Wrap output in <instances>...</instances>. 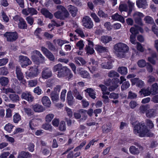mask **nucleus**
I'll return each instance as SVG.
<instances>
[{
  "instance_id": "6",
  "label": "nucleus",
  "mask_w": 158,
  "mask_h": 158,
  "mask_svg": "<svg viewBox=\"0 0 158 158\" xmlns=\"http://www.w3.org/2000/svg\"><path fill=\"white\" fill-rule=\"evenodd\" d=\"M19 60L22 67L27 66L28 65L31 64V61L26 56H19Z\"/></svg>"
},
{
  "instance_id": "2",
  "label": "nucleus",
  "mask_w": 158,
  "mask_h": 158,
  "mask_svg": "<svg viewBox=\"0 0 158 158\" xmlns=\"http://www.w3.org/2000/svg\"><path fill=\"white\" fill-rule=\"evenodd\" d=\"M114 48L117 56L119 58L125 57L126 53L129 50V47L127 44L120 42L116 44Z\"/></svg>"
},
{
  "instance_id": "31",
  "label": "nucleus",
  "mask_w": 158,
  "mask_h": 158,
  "mask_svg": "<svg viewBox=\"0 0 158 158\" xmlns=\"http://www.w3.org/2000/svg\"><path fill=\"white\" fill-rule=\"evenodd\" d=\"M33 109L35 112H42L44 110L43 106L39 104H36L33 106Z\"/></svg>"
},
{
  "instance_id": "51",
  "label": "nucleus",
  "mask_w": 158,
  "mask_h": 158,
  "mask_svg": "<svg viewBox=\"0 0 158 158\" xmlns=\"http://www.w3.org/2000/svg\"><path fill=\"white\" fill-rule=\"evenodd\" d=\"M137 97V95L135 93L130 91L128 92L127 97L128 99H134L136 98Z\"/></svg>"
},
{
  "instance_id": "26",
  "label": "nucleus",
  "mask_w": 158,
  "mask_h": 158,
  "mask_svg": "<svg viewBox=\"0 0 158 158\" xmlns=\"http://www.w3.org/2000/svg\"><path fill=\"white\" fill-rule=\"evenodd\" d=\"M9 98L13 102H16L19 100V97L18 95L15 94H10Z\"/></svg>"
},
{
  "instance_id": "36",
  "label": "nucleus",
  "mask_w": 158,
  "mask_h": 158,
  "mask_svg": "<svg viewBox=\"0 0 158 158\" xmlns=\"http://www.w3.org/2000/svg\"><path fill=\"white\" fill-rule=\"evenodd\" d=\"M111 40L112 38L110 37L103 36L101 37V40L102 43L106 44L110 41Z\"/></svg>"
},
{
  "instance_id": "32",
  "label": "nucleus",
  "mask_w": 158,
  "mask_h": 158,
  "mask_svg": "<svg viewBox=\"0 0 158 158\" xmlns=\"http://www.w3.org/2000/svg\"><path fill=\"white\" fill-rule=\"evenodd\" d=\"M46 44L48 48L50 51L53 52H55L56 51V48L49 41H46Z\"/></svg>"
},
{
  "instance_id": "52",
  "label": "nucleus",
  "mask_w": 158,
  "mask_h": 158,
  "mask_svg": "<svg viewBox=\"0 0 158 158\" xmlns=\"http://www.w3.org/2000/svg\"><path fill=\"white\" fill-rule=\"evenodd\" d=\"M54 115L53 114H47L45 117V120L48 122H50L54 117Z\"/></svg>"
},
{
  "instance_id": "20",
  "label": "nucleus",
  "mask_w": 158,
  "mask_h": 158,
  "mask_svg": "<svg viewBox=\"0 0 158 158\" xmlns=\"http://www.w3.org/2000/svg\"><path fill=\"white\" fill-rule=\"evenodd\" d=\"M84 91L88 93L89 96L92 98L94 99L96 98V92L95 90L92 88H88L85 89Z\"/></svg>"
},
{
  "instance_id": "45",
  "label": "nucleus",
  "mask_w": 158,
  "mask_h": 158,
  "mask_svg": "<svg viewBox=\"0 0 158 158\" xmlns=\"http://www.w3.org/2000/svg\"><path fill=\"white\" fill-rule=\"evenodd\" d=\"M14 127V126L13 125L8 123L5 126L4 129L8 132L10 133L12 131Z\"/></svg>"
},
{
  "instance_id": "62",
  "label": "nucleus",
  "mask_w": 158,
  "mask_h": 158,
  "mask_svg": "<svg viewBox=\"0 0 158 158\" xmlns=\"http://www.w3.org/2000/svg\"><path fill=\"white\" fill-rule=\"evenodd\" d=\"M37 83L36 80H31L28 81V85L30 87H33L35 86Z\"/></svg>"
},
{
  "instance_id": "19",
  "label": "nucleus",
  "mask_w": 158,
  "mask_h": 158,
  "mask_svg": "<svg viewBox=\"0 0 158 158\" xmlns=\"http://www.w3.org/2000/svg\"><path fill=\"white\" fill-rule=\"evenodd\" d=\"M68 10L71 14L72 16L73 17L76 16L78 11L77 8L76 7L71 5H69L68 6Z\"/></svg>"
},
{
  "instance_id": "41",
  "label": "nucleus",
  "mask_w": 158,
  "mask_h": 158,
  "mask_svg": "<svg viewBox=\"0 0 158 158\" xmlns=\"http://www.w3.org/2000/svg\"><path fill=\"white\" fill-rule=\"evenodd\" d=\"M21 120V116L19 113H16L14 115L13 120L14 123H18Z\"/></svg>"
},
{
  "instance_id": "21",
  "label": "nucleus",
  "mask_w": 158,
  "mask_h": 158,
  "mask_svg": "<svg viewBox=\"0 0 158 158\" xmlns=\"http://www.w3.org/2000/svg\"><path fill=\"white\" fill-rule=\"evenodd\" d=\"M41 12L42 14L45 16L46 18H48L51 19L53 17L52 15L45 8H42L41 10Z\"/></svg>"
},
{
  "instance_id": "61",
  "label": "nucleus",
  "mask_w": 158,
  "mask_h": 158,
  "mask_svg": "<svg viewBox=\"0 0 158 158\" xmlns=\"http://www.w3.org/2000/svg\"><path fill=\"white\" fill-rule=\"evenodd\" d=\"M81 74L82 77L84 78H88L89 77V73L86 71H81Z\"/></svg>"
},
{
  "instance_id": "24",
  "label": "nucleus",
  "mask_w": 158,
  "mask_h": 158,
  "mask_svg": "<svg viewBox=\"0 0 158 158\" xmlns=\"http://www.w3.org/2000/svg\"><path fill=\"white\" fill-rule=\"evenodd\" d=\"M9 82L8 78L4 77H2L0 78V84L3 86H7Z\"/></svg>"
},
{
  "instance_id": "47",
  "label": "nucleus",
  "mask_w": 158,
  "mask_h": 158,
  "mask_svg": "<svg viewBox=\"0 0 158 158\" xmlns=\"http://www.w3.org/2000/svg\"><path fill=\"white\" fill-rule=\"evenodd\" d=\"M9 73L7 69L5 67L0 68V74L3 75H6Z\"/></svg>"
},
{
  "instance_id": "58",
  "label": "nucleus",
  "mask_w": 158,
  "mask_h": 158,
  "mask_svg": "<svg viewBox=\"0 0 158 158\" xmlns=\"http://www.w3.org/2000/svg\"><path fill=\"white\" fill-rule=\"evenodd\" d=\"M138 104L136 101L134 100L131 101L129 103V106L132 109L135 108L137 105Z\"/></svg>"
},
{
  "instance_id": "55",
  "label": "nucleus",
  "mask_w": 158,
  "mask_h": 158,
  "mask_svg": "<svg viewBox=\"0 0 158 158\" xmlns=\"http://www.w3.org/2000/svg\"><path fill=\"white\" fill-rule=\"evenodd\" d=\"M138 66L140 68H143L145 67L146 65V62L144 60H140L137 62Z\"/></svg>"
},
{
  "instance_id": "12",
  "label": "nucleus",
  "mask_w": 158,
  "mask_h": 158,
  "mask_svg": "<svg viewBox=\"0 0 158 158\" xmlns=\"http://www.w3.org/2000/svg\"><path fill=\"white\" fill-rule=\"evenodd\" d=\"M22 12L23 14L26 15H27L29 14H31V15H36L37 13V11L35 8L32 7L24 9L22 10Z\"/></svg>"
},
{
  "instance_id": "44",
  "label": "nucleus",
  "mask_w": 158,
  "mask_h": 158,
  "mask_svg": "<svg viewBox=\"0 0 158 158\" xmlns=\"http://www.w3.org/2000/svg\"><path fill=\"white\" fill-rule=\"evenodd\" d=\"M42 128L45 130H48L50 131H52V127L51 124L46 123L43 124L42 126Z\"/></svg>"
},
{
  "instance_id": "10",
  "label": "nucleus",
  "mask_w": 158,
  "mask_h": 158,
  "mask_svg": "<svg viewBox=\"0 0 158 158\" xmlns=\"http://www.w3.org/2000/svg\"><path fill=\"white\" fill-rule=\"evenodd\" d=\"M41 50L45 56L51 61L55 60V57L53 54L47 48L44 47H41Z\"/></svg>"
},
{
  "instance_id": "60",
  "label": "nucleus",
  "mask_w": 158,
  "mask_h": 158,
  "mask_svg": "<svg viewBox=\"0 0 158 158\" xmlns=\"http://www.w3.org/2000/svg\"><path fill=\"white\" fill-rule=\"evenodd\" d=\"M8 61V59L7 58L0 59V66L6 65Z\"/></svg>"
},
{
  "instance_id": "1",
  "label": "nucleus",
  "mask_w": 158,
  "mask_h": 158,
  "mask_svg": "<svg viewBox=\"0 0 158 158\" xmlns=\"http://www.w3.org/2000/svg\"><path fill=\"white\" fill-rule=\"evenodd\" d=\"M134 132L135 134H139V136L141 137L145 136L152 137L154 136V134L147 128L144 123L142 122L138 123L135 126Z\"/></svg>"
},
{
  "instance_id": "50",
  "label": "nucleus",
  "mask_w": 158,
  "mask_h": 158,
  "mask_svg": "<svg viewBox=\"0 0 158 158\" xmlns=\"http://www.w3.org/2000/svg\"><path fill=\"white\" fill-rule=\"evenodd\" d=\"M130 85V84L128 81H125L122 84L121 89L122 90H126L129 87Z\"/></svg>"
},
{
  "instance_id": "27",
  "label": "nucleus",
  "mask_w": 158,
  "mask_h": 158,
  "mask_svg": "<svg viewBox=\"0 0 158 158\" xmlns=\"http://www.w3.org/2000/svg\"><path fill=\"white\" fill-rule=\"evenodd\" d=\"M50 96L52 101L54 103L56 102L59 99V94L55 92H52Z\"/></svg>"
},
{
  "instance_id": "39",
  "label": "nucleus",
  "mask_w": 158,
  "mask_h": 158,
  "mask_svg": "<svg viewBox=\"0 0 158 158\" xmlns=\"http://www.w3.org/2000/svg\"><path fill=\"white\" fill-rule=\"evenodd\" d=\"M145 23L150 24H152L154 23L153 19L151 17L148 16H146L144 19Z\"/></svg>"
},
{
  "instance_id": "13",
  "label": "nucleus",
  "mask_w": 158,
  "mask_h": 158,
  "mask_svg": "<svg viewBox=\"0 0 158 158\" xmlns=\"http://www.w3.org/2000/svg\"><path fill=\"white\" fill-rule=\"evenodd\" d=\"M52 75L51 70L48 68L43 69L42 73V77L43 78L47 79L51 77Z\"/></svg>"
},
{
  "instance_id": "56",
  "label": "nucleus",
  "mask_w": 158,
  "mask_h": 158,
  "mask_svg": "<svg viewBox=\"0 0 158 158\" xmlns=\"http://www.w3.org/2000/svg\"><path fill=\"white\" fill-rule=\"evenodd\" d=\"M152 30L154 33L158 37V27L155 24L152 26Z\"/></svg>"
},
{
  "instance_id": "37",
  "label": "nucleus",
  "mask_w": 158,
  "mask_h": 158,
  "mask_svg": "<svg viewBox=\"0 0 158 158\" xmlns=\"http://www.w3.org/2000/svg\"><path fill=\"white\" fill-rule=\"evenodd\" d=\"M99 86L101 88L103 94H107L108 95L110 94V92L106 91L107 88L103 85H99Z\"/></svg>"
},
{
  "instance_id": "16",
  "label": "nucleus",
  "mask_w": 158,
  "mask_h": 158,
  "mask_svg": "<svg viewBox=\"0 0 158 158\" xmlns=\"http://www.w3.org/2000/svg\"><path fill=\"white\" fill-rule=\"evenodd\" d=\"M136 4L139 8L144 9L148 6L147 0H137L136 1Z\"/></svg>"
},
{
  "instance_id": "5",
  "label": "nucleus",
  "mask_w": 158,
  "mask_h": 158,
  "mask_svg": "<svg viewBox=\"0 0 158 158\" xmlns=\"http://www.w3.org/2000/svg\"><path fill=\"white\" fill-rule=\"evenodd\" d=\"M82 24L85 27L90 29L93 26V23L91 19L88 16H85L82 20Z\"/></svg>"
},
{
  "instance_id": "17",
  "label": "nucleus",
  "mask_w": 158,
  "mask_h": 158,
  "mask_svg": "<svg viewBox=\"0 0 158 158\" xmlns=\"http://www.w3.org/2000/svg\"><path fill=\"white\" fill-rule=\"evenodd\" d=\"M41 101L44 106L48 107H50L51 102L48 97L47 96H44L42 98Z\"/></svg>"
},
{
  "instance_id": "14",
  "label": "nucleus",
  "mask_w": 158,
  "mask_h": 158,
  "mask_svg": "<svg viewBox=\"0 0 158 158\" xmlns=\"http://www.w3.org/2000/svg\"><path fill=\"white\" fill-rule=\"evenodd\" d=\"M63 70H61L60 72L58 73L57 76L58 77L60 78L64 77L68 75V73L70 72V70L67 67L64 66L63 68Z\"/></svg>"
},
{
  "instance_id": "25",
  "label": "nucleus",
  "mask_w": 158,
  "mask_h": 158,
  "mask_svg": "<svg viewBox=\"0 0 158 158\" xmlns=\"http://www.w3.org/2000/svg\"><path fill=\"white\" fill-rule=\"evenodd\" d=\"M95 49L99 53H103L108 52V49L100 45H96Z\"/></svg>"
},
{
  "instance_id": "57",
  "label": "nucleus",
  "mask_w": 158,
  "mask_h": 158,
  "mask_svg": "<svg viewBox=\"0 0 158 158\" xmlns=\"http://www.w3.org/2000/svg\"><path fill=\"white\" fill-rule=\"evenodd\" d=\"M52 26L60 27L63 25L64 24V22H62L61 23H58L54 20H52L51 23Z\"/></svg>"
},
{
  "instance_id": "38",
  "label": "nucleus",
  "mask_w": 158,
  "mask_h": 158,
  "mask_svg": "<svg viewBox=\"0 0 158 158\" xmlns=\"http://www.w3.org/2000/svg\"><path fill=\"white\" fill-rule=\"evenodd\" d=\"M119 9L121 12L122 11L127 12L128 10L127 6L125 4H121L119 6Z\"/></svg>"
},
{
  "instance_id": "9",
  "label": "nucleus",
  "mask_w": 158,
  "mask_h": 158,
  "mask_svg": "<svg viewBox=\"0 0 158 158\" xmlns=\"http://www.w3.org/2000/svg\"><path fill=\"white\" fill-rule=\"evenodd\" d=\"M133 16L136 23L141 26L143 25L142 18L144 15L142 13L138 12H136L134 14Z\"/></svg>"
},
{
  "instance_id": "54",
  "label": "nucleus",
  "mask_w": 158,
  "mask_h": 158,
  "mask_svg": "<svg viewBox=\"0 0 158 158\" xmlns=\"http://www.w3.org/2000/svg\"><path fill=\"white\" fill-rule=\"evenodd\" d=\"M59 129L61 131H64L65 130V123L64 121H62L60 122Z\"/></svg>"
},
{
  "instance_id": "23",
  "label": "nucleus",
  "mask_w": 158,
  "mask_h": 158,
  "mask_svg": "<svg viewBox=\"0 0 158 158\" xmlns=\"http://www.w3.org/2000/svg\"><path fill=\"white\" fill-rule=\"evenodd\" d=\"M111 18L114 20H118L122 23L124 22V19L123 17L121 15H118V13H116L112 15Z\"/></svg>"
},
{
  "instance_id": "46",
  "label": "nucleus",
  "mask_w": 158,
  "mask_h": 158,
  "mask_svg": "<svg viewBox=\"0 0 158 158\" xmlns=\"http://www.w3.org/2000/svg\"><path fill=\"white\" fill-rule=\"evenodd\" d=\"M139 93L141 94V95L143 94L145 96H148L151 94L150 90H149L148 89H142L139 91Z\"/></svg>"
},
{
  "instance_id": "48",
  "label": "nucleus",
  "mask_w": 158,
  "mask_h": 158,
  "mask_svg": "<svg viewBox=\"0 0 158 158\" xmlns=\"http://www.w3.org/2000/svg\"><path fill=\"white\" fill-rule=\"evenodd\" d=\"M97 15L100 17L106 18L108 17V15L106 14L102 10H99L98 11Z\"/></svg>"
},
{
  "instance_id": "40",
  "label": "nucleus",
  "mask_w": 158,
  "mask_h": 158,
  "mask_svg": "<svg viewBox=\"0 0 158 158\" xmlns=\"http://www.w3.org/2000/svg\"><path fill=\"white\" fill-rule=\"evenodd\" d=\"M2 89L3 92L6 94H7L9 93H15V92L13 89L10 87H9L7 88L3 87Z\"/></svg>"
},
{
  "instance_id": "49",
  "label": "nucleus",
  "mask_w": 158,
  "mask_h": 158,
  "mask_svg": "<svg viewBox=\"0 0 158 158\" xmlns=\"http://www.w3.org/2000/svg\"><path fill=\"white\" fill-rule=\"evenodd\" d=\"M108 75L109 77H118L119 76V74L117 72L113 70L110 71Z\"/></svg>"
},
{
  "instance_id": "34",
  "label": "nucleus",
  "mask_w": 158,
  "mask_h": 158,
  "mask_svg": "<svg viewBox=\"0 0 158 158\" xmlns=\"http://www.w3.org/2000/svg\"><path fill=\"white\" fill-rule=\"evenodd\" d=\"M155 110L153 109L148 110L146 113V115L148 118H150L154 117L156 114Z\"/></svg>"
},
{
  "instance_id": "63",
  "label": "nucleus",
  "mask_w": 158,
  "mask_h": 158,
  "mask_svg": "<svg viewBox=\"0 0 158 158\" xmlns=\"http://www.w3.org/2000/svg\"><path fill=\"white\" fill-rule=\"evenodd\" d=\"M119 97L118 94L114 93H112L110 94L109 98L114 99H117Z\"/></svg>"
},
{
  "instance_id": "33",
  "label": "nucleus",
  "mask_w": 158,
  "mask_h": 158,
  "mask_svg": "<svg viewBox=\"0 0 158 158\" xmlns=\"http://www.w3.org/2000/svg\"><path fill=\"white\" fill-rule=\"evenodd\" d=\"M127 3L129 8L128 12L127 14L128 15H130L131 14L132 10L134 9L135 6V3L129 0L128 1Z\"/></svg>"
},
{
  "instance_id": "22",
  "label": "nucleus",
  "mask_w": 158,
  "mask_h": 158,
  "mask_svg": "<svg viewBox=\"0 0 158 158\" xmlns=\"http://www.w3.org/2000/svg\"><path fill=\"white\" fill-rule=\"evenodd\" d=\"M18 25L19 28L20 29H25L27 28V24L23 18H22V19H20V20L18 23Z\"/></svg>"
},
{
  "instance_id": "18",
  "label": "nucleus",
  "mask_w": 158,
  "mask_h": 158,
  "mask_svg": "<svg viewBox=\"0 0 158 158\" xmlns=\"http://www.w3.org/2000/svg\"><path fill=\"white\" fill-rule=\"evenodd\" d=\"M31 155L29 152L23 151L19 152L18 156V158H30Z\"/></svg>"
},
{
  "instance_id": "28",
  "label": "nucleus",
  "mask_w": 158,
  "mask_h": 158,
  "mask_svg": "<svg viewBox=\"0 0 158 158\" xmlns=\"http://www.w3.org/2000/svg\"><path fill=\"white\" fill-rule=\"evenodd\" d=\"M101 67L103 69H112V63L110 62H103L101 64Z\"/></svg>"
},
{
  "instance_id": "35",
  "label": "nucleus",
  "mask_w": 158,
  "mask_h": 158,
  "mask_svg": "<svg viewBox=\"0 0 158 158\" xmlns=\"http://www.w3.org/2000/svg\"><path fill=\"white\" fill-rule=\"evenodd\" d=\"M158 85L156 83L153 84L150 90V91L152 95L155 94L158 89Z\"/></svg>"
},
{
  "instance_id": "29",
  "label": "nucleus",
  "mask_w": 158,
  "mask_h": 158,
  "mask_svg": "<svg viewBox=\"0 0 158 158\" xmlns=\"http://www.w3.org/2000/svg\"><path fill=\"white\" fill-rule=\"evenodd\" d=\"M64 67L61 64L59 63L54 66L52 69L53 71L54 72L58 71V73L60 72L61 70H63V68Z\"/></svg>"
},
{
  "instance_id": "15",
  "label": "nucleus",
  "mask_w": 158,
  "mask_h": 158,
  "mask_svg": "<svg viewBox=\"0 0 158 158\" xmlns=\"http://www.w3.org/2000/svg\"><path fill=\"white\" fill-rule=\"evenodd\" d=\"M94 44L92 42L88 41V45L86 46L85 50L86 52L87 53L90 54H93L94 51L93 48Z\"/></svg>"
},
{
  "instance_id": "4",
  "label": "nucleus",
  "mask_w": 158,
  "mask_h": 158,
  "mask_svg": "<svg viewBox=\"0 0 158 158\" xmlns=\"http://www.w3.org/2000/svg\"><path fill=\"white\" fill-rule=\"evenodd\" d=\"M4 36L8 42H13L18 38V34L16 32H6L4 34Z\"/></svg>"
},
{
  "instance_id": "59",
  "label": "nucleus",
  "mask_w": 158,
  "mask_h": 158,
  "mask_svg": "<svg viewBox=\"0 0 158 158\" xmlns=\"http://www.w3.org/2000/svg\"><path fill=\"white\" fill-rule=\"evenodd\" d=\"M33 52L34 53L39 56L40 59H41V62H43L45 58L41 53L39 51L37 50H35Z\"/></svg>"
},
{
  "instance_id": "7",
  "label": "nucleus",
  "mask_w": 158,
  "mask_h": 158,
  "mask_svg": "<svg viewBox=\"0 0 158 158\" xmlns=\"http://www.w3.org/2000/svg\"><path fill=\"white\" fill-rule=\"evenodd\" d=\"M16 77L18 80L20 81V82L23 84L26 83V80L24 79V77L23 73L22 72L21 69L19 66H16L15 69Z\"/></svg>"
},
{
  "instance_id": "53",
  "label": "nucleus",
  "mask_w": 158,
  "mask_h": 158,
  "mask_svg": "<svg viewBox=\"0 0 158 158\" xmlns=\"http://www.w3.org/2000/svg\"><path fill=\"white\" fill-rule=\"evenodd\" d=\"M84 44L83 43V41L82 40H80L78 41L76 44V46L79 48L80 50H81L83 49Z\"/></svg>"
},
{
  "instance_id": "3",
  "label": "nucleus",
  "mask_w": 158,
  "mask_h": 158,
  "mask_svg": "<svg viewBox=\"0 0 158 158\" xmlns=\"http://www.w3.org/2000/svg\"><path fill=\"white\" fill-rule=\"evenodd\" d=\"M56 8L58 10L54 14V15L56 18L64 20L69 17V13L64 6L61 5H58Z\"/></svg>"
},
{
  "instance_id": "42",
  "label": "nucleus",
  "mask_w": 158,
  "mask_h": 158,
  "mask_svg": "<svg viewBox=\"0 0 158 158\" xmlns=\"http://www.w3.org/2000/svg\"><path fill=\"white\" fill-rule=\"evenodd\" d=\"M129 151L131 153L133 154H137L139 153L138 148H136L134 146H131L129 148Z\"/></svg>"
},
{
  "instance_id": "8",
  "label": "nucleus",
  "mask_w": 158,
  "mask_h": 158,
  "mask_svg": "<svg viewBox=\"0 0 158 158\" xmlns=\"http://www.w3.org/2000/svg\"><path fill=\"white\" fill-rule=\"evenodd\" d=\"M29 71V72L27 75L30 78L36 77L39 73L37 67L35 66L30 67Z\"/></svg>"
},
{
  "instance_id": "30",
  "label": "nucleus",
  "mask_w": 158,
  "mask_h": 158,
  "mask_svg": "<svg viewBox=\"0 0 158 158\" xmlns=\"http://www.w3.org/2000/svg\"><path fill=\"white\" fill-rule=\"evenodd\" d=\"M118 71L122 75H126L127 73V67L124 66L118 68Z\"/></svg>"
},
{
  "instance_id": "11",
  "label": "nucleus",
  "mask_w": 158,
  "mask_h": 158,
  "mask_svg": "<svg viewBox=\"0 0 158 158\" xmlns=\"http://www.w3.org/2000/svg\"><path fill=\"white\" fill-rule=\"evenodd\" d=\"M21 98L22 99L26 100L29 102H31L34 99V97L31 93L28 91L23 92L21 95Z\"/></svg>"
},
{
  "instance_id": "64",
  "label": "nucleus",
  "mask_w": 158,
  "mask_h": 158,
  "mask_svg": "<svg viewBox=\"0 0 158 158\" xmlns=\"http://www.w3.org/2000/svg\"><path fill=\"white\" fill-rule=\"evenodd\" d=\"M2 17L3 20L6 23H7L9 21V19L6 13L3 11L2 13Z\"/></svg>"
},
{
  "instance_id": "43",
  "label": "nucleus",
  "mask_w": 158,
  "mask_h": 158,
  "mask_svg": "<svg viewBox=\"0 0 158 158\" xmlns=\"http://www.w3.org/2000/svg\"><path fill=\"white\" fill-rule=\"evenodd\" d=\"M90 16L93 18L94 21L96 23H99L100 22L99 18L94 13H92L90 14Z\"/></svg>"
}]
</instances>
